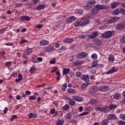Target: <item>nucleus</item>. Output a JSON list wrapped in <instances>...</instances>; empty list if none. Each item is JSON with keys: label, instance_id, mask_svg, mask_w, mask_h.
<instances>
[{"label": "nucleus", "instance_id": "f257e3e1", "mask_svg": "<svg viewBox=\"0 0 125 125\" xmlns=\"http://www.w3.org/2000/svg\"><path fill=\"white\" fill-rule=\"evenodd\" d=\"M90 14H88L86 17H83L82 21H75L74 23L75 27H80L81 26H86L87 24H89V20L88 19L90 18Z\"/></svg>", "mask_w": 125, "mask_h": 125}, {"label": "nucleus", "instance_id": "f03ea898", "mask_svg": "<svg viewBox=\"0 0 125 125\" xmlns=\"http://www.w3.org/2000/svg\"><path fill=\"white\" fill-rule=\"evenodd\" d=\"M96 3V2H95V1H92L89 2L84 6V9L86 10H88V9H90L91 7H93V6L95 5Z\"/></svg>", "mask_w": 125, "mask_h": 125}, {"label": "nucleus", "instance_id": "7ed1b4c3", "mask_svg": "<svg viewBox=\"0 0 125 125\" xmlns=\"http://www.w3.org/2000/svg\"><path fill=\"white\" fill-rule=\"evenodd\" d=\"M102 37L103 39H109L112 37V31H106L102 34Z\"/></svg>", "mask_w": 125, "mask_h": 125}, {"label": "nucleus", "instance_id": "20e7f679", "mask_svg": "<svg viewBox=\"0 0 125 125\" xmlns=\"http://www.w3.org/2000/svg\"><path fill=\"white\" fill-rule=\"evenodd\" d=\"M98 91V88L96 86H93L89 89V94H94Z\"/></svg>", "mask_w": 125, "mask_h": 125}, {"label": "nucleus", "instance_id": "39448f33", "mask_svg": "<svg viewBox=\"0 0 125 125\" xmlns=\"http://www.w3.org/2000/svg\"><path fill=\"white\" fill-rule=\"evenodd\" d=\"M110 87L108 85H102L99 87V90L102 92H105L109 90Z\"/></svg>", "mask_w": 125, "mask_h": 125}, {"label": "nucleus", "instance_id": "423d86ee", "mask_svg": "<svg viewBox=\"0 0 125 125\" xmlns=\"http://www.w3.org/2000/svg\"><path fill=\"white\" fill-rule=\"evenodd\" d=\"M86 56H87V53L84 52H83L82 53H80L77 54L76 56V57L78 59H83V58L86 57Z\"/></svg>", "mask_w": 125, "mask_h": 125}, {"label": "nucleus", "instance_id": "0eeeda50", "mask_svg": "<svg viewBox=\"0 0 125 125\" xmlns=\"http://www.w3.org/2000/svg\"><path fill=\"white\" fill-rule=\"evenodd\" d=\"M31 53H33V49L31 48H28L23 52L24 55H22V57L23 58H25V55H30Z\"/></svg>", "mask_w": 125, "mask_h": 125}, {"label": "nucleus", "instance_id": "6e6552de", "mask_svg": "<svg viewBox=\"0 0 125 125\" xmlns=\"http://www.w3.org/2000/svg\"><path fill=\"white\" fill-rule=\"evenodd\" d=\"M117 30H123L125 29V23L124 22L118 23L116 26Z\"/></svg>", "mask_w": 125, "mask_h": 125}, {"label": "nucleus", "instance_id": "1a4fd4ad", "mask_svg": "<svg viewBox=\"0 0 125 125\" xmlns=\"http://www.w3.org/2000/svg\"><path fill=\"white\" fill-rule=\"evenodd\" d=\"M76 20V18L74 16H70L66 20L65 22L67 24H70L71 23H72V22H74Z\"/></svg>", "mask_w": 125, "mask_h": 125}, {"label": "nucleus", "instance_id": "9d476101", "mask_svg": "<svg viewBox=\"0 0 125 125\" xmlns=\"http://www.w3.org/2000/svg\"><path fill=\"white\" fill-rule=\"evenodd\" d=\"M89 103L91 105H95L96 106H98V104H99V101H98V99H92L90 100Z\"/></svg>", "mask_w": 125, "mask_h": 125}, {"label": "nucleus", "instance_id": "9b49d317", "mask_svg": "<svg viewBox=\"0 0 125 125\" xmlns=\"http://www.w3.org/2000/svg\"><path fill=\"white\" fill-rule=\"evenodd\" d=\"M106 119L108 120V121H111V120H117V116L114 114H110L109 115H108Z\"/></svg>", "mask_w": 125, "mask_h": 125}, {"label": "nucleus", "instance_id": "f8f14e48", "mask_svg": "<svg viewBox=\"0 0 125 125\" xmlns=\"http://www.w3.org/2000/svg\"><path fill=\"white\" fill-rule=\"evenodd\" d=\"M119 20V17H114L107 21V24H112V23H115V21H118Z\"/></svg>", "mask_w": 125, "mask_h": 125}, {"label": "nucleus", "instance_id": "ddd939ff", "mask_svg": "<svg viewBox=\"0 0 125 125\" xmlns=\"http://www.w3.org/2000/svg\"><path fill=\"white\" fill-rule=\"evenodd\" d=\"M100 10L98 7H96V5L93 8L92 12V15H96L98 12H99Z\"/></svg>", "mask_w": 125, "mask_h": 125}, {"label": "nucleus", "instance_id": "4468645a", "mask_svg": "<svg viewBox=\"0 0 125 125\" xmlns=\"http://www.w3.org/2000/svg\"><path fill=\"white\" fill-rule=\"evenodd\" d=\"M73 99L77 101V102H83V98L80 96H74L73 97Z\"/></svg>", "mask_w": 125, "mask_h": 125}, {"label": "nucleus", "instance_id": "2eb2a0df", "mask_svg": "<svg viewBox=\"0 0 125 125\" xmlns=\"http://www.w3.org/2000/svg\"><path fill=\"white\" fill-rule=\"evenodd\" d=\"M20 20L21 21H30L31 18L28 16H23L20 17Z\"/></svg>", "mask_w": 125, "mask_h": 125}, {"label": "nucleus", "instance_id": "dca6fc26", "mask_svg": "<svg viewBox=\"0 0 125 125\" xmlns=\"http://www.w3.org/2000/svg\"><path fill=\"white\" fill-rule=\"evenodd\" d=\"M98 36V33L97 32H92L90 35L88 36L89 39H95Z\"/></svg>", "mask_w": 125, "mask_h": 125}, {"label": "nucleus", "instance_id": "f3484780", "mask_svg": "<svg viewBox=\"0 0 125 125\" xmlns=\"http://www.w3.org/2000/svg\"><path fill=\"white\" fill-rule=\"evenodd\" d=\"M93 42L98 45H101L102 44V41L99 39H95L93 40Z\"/></svg>", "mask_w": 125, "mask_h": 125}, {"label": "nucleus", "instance_id": "a211bd4d", "mask_svg": "<svg viewBox=\"0 0 125 125\" xmlns=\"http://www.w3.org/2000/svg\"><path fill=\"white\" fill-rule=\"evenodd\" d=\"M97 61H94L92 62V68H95V67H102V64H97Z\"/></svg>", "mask_w": 125, "mask_h": 125}, {"label": "nucleus", "instance_id": "6ab92c4d", "mask_svg": "<svg viewBox=\"0 0 125 125\" xmlns=\"http://www.w3.org/2000/svg\"><path fill=\"white\" fill-rule=\"evenodd\" d=\"M78 39H80V40H84V39L87 38V35L85 33H82L80 35H78Z\"/></svg>", "mask_w": 125, "mask_h": 125}, {"label": "nucleus", "instance_id": "aec40b11", "mask_svg": "<svg viewBox=\"0 0 125 125\" xmlns=\"http://www.w3.org/2000/svg\"><path fill=\"white\" fill-rule=\"evenodd\" d=\"M118 71V68L117 67H112L111 69L106 72L107 75H110L111 73H114V72H117Z\"/></svg>", "mask_w": 125, "mask_h": 125}, {"label": "nucleus", "instance_id": "412c9836", "mask_svg": "<svg viewBox=\"0 0 125 125\" xmlns=\"http://www.w3.org/2000/svg\"><path fill=\"white\" fill-rule=\"evenodd\" d=\"M38 117L37 113H31L28 115V119H36Z\"/></svg>", "mask_w": 125, "mask_h": 125}, {"label": "nucleus", "instance_id": "4be33fe9", "mask_svg": "<svg viewBox=\"0 0 125 125\" xmlns=\"http://www.w3.org/2000/svg\"><path fill=\"white\" fill-rule=\"evenodd\" d=\"M49 43V42L46 40H42L40 42V45H47Z\"/></svg>", "mask_w": 125, "mask_h": 125}, {"label": "nucleus", "instance_id": "5701e85b", "mask_svg": "<svg viewBox=\"0 0 125 125\" xmlns=\"http://www.w3.org/2000/svg\"><path fill=\"white\" fill-rule=\"evenodd\" d=\"M115 61V56L114 55H110L108 57V62L109 63H113Z\"/></svg>", "mask_w": 125, "mask_h": 125}, {"label": "nucleus", "instance_id": "b1692460", "mask_svg": "<svg viewBox=\"0 0 125 125\" xmlns=\"http://www.w3.org/2000/svg\"><path fill=\"white\" fill-rule=\"evenodd\" d=\"M120 5V3L118 2H112L111 4V8H116V7H117V6H119Z\"/></svg>", "mask_w": 125, "mask_h": 125}, {"label": "nucleus", "instance_id": "393cba45", "mask_svg": "<svg viewBox=\"0 0 125 125\" xmlns=\"http://www.w3.org/2000/svg\"><path fill=\"white\" fill-rule=\"evenodd\" d=\"M74 42V39L72 38H66L63 40V42H67V43H71Z\"/></svg>", "mask_w": 125, "mask_h": 125}, {"label": "nucleus", "instance_id": "a878e982", "mask_svg": "<svg viewBox=\"0 0 125 125\" xmlns=\"http://www.w3.org/2000/svg\"><path fill=\"white\" fill-rule=\"evenodd\" d=\"M45 7H46L45 5L41 4L40 5H38L36 7V9H37V10H42V9H44Z\"/></svg>", "mask_w": 125, "mask_h": 125}, {"label": "nucleus", "instance_id": "bb28decb", "mask_svg": "<svg viewBox=\"0 0 125 125\" xmlns=\"http://www.w3.org/2000/svg\"><path fill=\"white\" fill-rule=\"evenodd\" d=\"M114 98L116 100H119V99H121V98H122V96L121 95L120 93H117L115 94L114 96Z\"/></svg>", "mask_w": 125, "mask_h": 125}, {"label": "nucleus", "instance_id": "cd10ccee", "mask_svg": "<svg viewBox=\"0 0 125 125\" xmlns=\"http://www.w3.org/2000/svg\"><path fill=\"white\" fill-rule=\"evenodd\" d=\"M102 109L104 113H108V112H110V109L108 106H105L104 107H102Z\"/></svg>", "mask_w": 125, "mask_h": 125}, {"label": "nucleus", "instance_id": "c85d7f7f", "mask_svg": "<svg viewBox=\"0 0 125 125\" xmlns=\"http://www.w3.org/2000/svg\"><path fill=\"white\" fill-rule=\"evenodd\" d=\"M23 80V76L21 74H20L18 76V78L16 79L15 82L16 83H19L20 81H22Z\"/></svg>", "mask_w": 125, "mask_h": 125}, {"label": "nucleus", "instance_id": "c756f323", "mask_svg": "<svg viewBox=\"0 0 125 125\" xmlns=\"http://www.w3.org/2000/svg\"><path fill=\"white\" fill-rule=\"evenodd\" d=\"M108 108L110 110H115L117 108V105L113 104H111L109 106Z\"/></svg>", "mask_w": 125, "mask_h": 125}, {"label": "nucleus", "instance_id": "7c9ffc66", "mask_svg": "<svg viewBox=\"0 0 125 125\" xmlns=\"http://www.w3.org/2000/svg\"><path fill=\"white\" fill-rule=\"evenodd\" d=\"M83 80L87 84L89 83V81L88 80H89V76H88V75H86V76H85L84 77Z\"/></svg>", "mask_w": 125, "mask_h": 125}, {"label": "nucleus", "instance_id": "2f4dec72", "mask_svg": "<svg viewBox=\"0 0 125 125\" xmlns=\"http://www.w3.org/2000/svg\"><path fill=\"white\" fill-rule=\"evenodd\" d=\"M54 50V47L53 46H48L46 47V51L47 52H51Z\"/></svg>", "mask_w": 125, "mask_h": 125}, {"label": "nucleus", "instance_id": "473e14b6", "mask_svg": "<svg viewBox=\"0 0 125 125\" xmlns=\"http://www.w3.org/2000/svg\"><path fill=\"white\" fill-rule=\"evenodd\" d=\"M96 7H98L99 9V10H100V9H106L107 8V7L105 5H97Z\"/></svg>", "mask_w": 125, "mask_h": 125}, {"label": "nucleus", "instance_id": "72a5a7b5", "mask_svg": "<svg viewBox=\"0 0 125 125\" xmlns=\"http://www.w3.org/2000/svg\"><path fill=\"white\" fill-rule=\"evenodd\" d=\"M70 109V106H69V104H66L62 107V110H63V111H68Z\"/></svg>", "mask_w": 125, "mask_h": 125}, {"label": "nucleus", "instance_id": "f704fd0d", "mask_svg": "<svg viewBox=\"0 0 125 125\" xmlns=\"http://www.w3.org/2000/svg\"><path fill=\"white\" fill-rule=\"evenodd\" d=\"M73 63L76 66H80V65L83 64V62L82 61H76V62H74Z\"/></svg>", "mask_w": 125, "mask_h": 125}, {"label": "nucleus", "instance_id": "c9c22d12", "mask_svg": "<svg viewBox=\"0 0 125 125\" xmlns=\"http://www.w3.org/2000/svg\"><path fill=\"white\" fill-rule=\"evenodd\" d=\"M70 72V69L69 68H63L62 75H67Z\"/></svg>", "mask_w": 125, "mask_h": 125}, {"label": "nucleus", "instance_id": "e433bc0d", "mask_svg": "<svg viewBox=\"0 0 125 125\" xmlns=\"http://www.w3.org/2000/svg\"><path fill=\"white\" fill-rule=\"evenodd\" d=\"M67 92L70 94H74L75 93H77V90L73 89H69L68 90Z\"/></svg>", "mask_w": 125, "mask_h": 125}, {"label": "nucleus", "instance_id": "4c0bfd02", "mask_svg": "<svg viewBox=\"0 0 125 125\" xmlns=\"http://www.w3.org/2000/svg\"><path fill=\"white\" fill-rule=\"evenodd\" d=\"M109 124V121L107 119H104L102 122H101V125H107Z\"/></svg>", "mask_w": 125, "mask_h": 125}, {"label": "nucleus", "instance_id": "58836bf2", "mask_svg": "<svg viewBox=\"0 0 125 125\" xmlns=\"http://www.w3.org/2000/svg\"><path fill=\"white\" fill-rule=\"evenodd\" d=\"M66 120H71L72 119V114L71 113H68L65 117Z\"/></svg>", "mask_w": 125, "mask_h": 125}, {"label": "nucleus", "instance_id": "ea45409f", "mask_svg": "<svg viewBox=\"0 0 125 125\" xmlns=\"http://www.w3.org/2000/svg\"><path fill=\"white\" fill-rule=\"evenodd\" d=\"M66 46H62L60 49H59L58 52L59 53H61L62 51H64V50H66Z\"/></svg>", "mask_w": 125, "mask_h": 125}, {"label": "nucleus", "instance_id": "a19ab883", "mask_svg": "<svg viewBox=\"0 0 125 125\" xmlns=\"http://www.w3.org/2000/svg\"><path fill=\"white\" fill-rule=\"evenodd\" d=\"M81 87H82V90H85V89H86V88H87V84H86L84 83H83L81 85Z\"/></svg>", "mask_w": 125, "mask_h": 125}, {"label": "nucleus", "instance_id": "79ce46f5", "mask_svg": "<svg viewBox=\"0 0 125 125\" xmlns=\"http://www.w3.org/2000/svg\"><path fill=\"white\" fill-rule=\"evenodd\" d=\"M69 104L70 106H74L76 105V102L72 100L71 99L69 100Z\"/></svg>", "mask_w": 125, "mask_h": 125}, {"label": "nucleus", "instance_id": "37998d69", "mask_svg": "<svg viewBox=\"0 0 125 125\" xmlns=\"http://www.w3.org/2000/svg\"><path fill=\"white\" fill-rule=\"evenodd\" d=\"M64 124V120H60L56 123L57 125H63Z\"/></svg>", "mask_w": 125, "mask_h": 125}, {"label": "nucleus", "instance_id": "c03bdc74", "mask_svg": "<svg viewBox=\"0 0 125 125\" xmlns=\"http://www.w3.org/2000/svg\"><path fill=\"white\" fill-rule=\"evenodd\" d=\"M12 62L10 61V62H7L5 63V65L6 67H7L8 68H9L12 65Z\"/></svg>", "mask_w": 125, "mask_h": 125}, {"label": "nucleus", "instance_id": "a18cd8bd", "mask_svg": "<svg viewBox=\"0 0 125 125\" xmlns=\"http://www.w3.org/2000/svg\"><path fill=\"white\" fill-rule=\"evenodd\" d=\"M67 83H64L63 84L62 88V90L63 92L66 91V88H67Z\"/></svg>", "mask_w": 125, "mask_h": 125}, {"label": "nucleus", "instance_id": "49530a36", "mask_svg": "<svg viewBox=\"0 0 125 125\" xmlns=\"http://www.w3.org/2000/svg\"><path fill=\"white\" fill-rule=\"evenodd\" d=\"M117 125H125V122L123 121V120H119L116 122Z\"/></svg>", "mask_w": 125, "mask_h": 125}, {"label": "nucleus", "instance_id": "de8ad7c7", "mask_svg": "<svg viewBox=\"0 0 125 125\" xmlns=\"http://www.w3.org/2000/svg\"><path fill=\"white\" fill-rule=\"evenodd\" d=\"M120 13V10H119V9L115 10L112 12V14L113 15H118V14Z\"/></svg>", "mask_w": 125, "mask_h": 125}, {"label": "nucleus", "instance_id": "09e8293b", "mask_svg": "<svg viewBox=\"0 0 125 125\" xmlns=\"http://www.w3.org/2000/svg\"><path fill=\"white\" fill-rule=\"evenodd\" d=\"M22 5H23V4L21 3H16L14 5V8H17V7H21Z\"/></svg>", "mask_w": 125, "mask_h": 125}, {"label": "nucleus", "instance_id": "8fccbe9b", "mask_svg": "<svg viewBox=\"0 0 125 125\" xmlns=\"http://www.w3.org/2000/svg\"><path fill=\"white\" fill-rule=\"evenodd\" d=\"M98 56L96 55V54H93L91 56V58L93 59V60H96V59L97 58Z\"/></svg>", "mask_w": 125, "mask_h": 125}, {"label": "nucleus", "instance_id": "3c124183", "mask_svg": "<svg viewBox=\"0 0 125 125\" xmlns=\"http://www.w3.org/2000/svg\"><path fill=\"white\" fill-rule=\"evenodd\" d=\"M121 42L122 43H125V33L123 34Z\"/></svg>", "mask_w": 125, "mask_h": 125}, {"label": "nucleus", "instance_id": "603ef678", "mask_svg": "<svg viewBox=\"0 0 125 125\" xmlns=\"http://www.w3.org/2000/svg\"><path fill=\"white\" fill-rule=\"evenodd\" d=\"M30 72L31 73V74H33V73H35V72H36V68L35 67V65H34L33 67H31Z\"/></svg>", "mask_w": 125, "mask_h": 125}, {"label": "nucleus", "instance_id": "864d4df0", "mask_svg": "<svg viewBox=\"0 0 125 125\" xmlns=\"http://www.w3.org/2000/svg\"><path fill=\"white\" fill-rule=\"evenodd\" d=\"M5 45H7V46H14V43L12 42L6 43Z\"/></svg>", "mask_w": 125, "mask_h": 125}, {"label": "nucleus", "instance_id": "5fc2aeb1", "mask_svg": "<svg viewBox=\"0 0 125 125\" xmlns=\"http://www.w3.org/2000/svg\"><path fill=\"white\" fill-rule=\"evenodd\" d=\"M18 117L17 115H12V118L10 119V121H11V122L14 121V120H15V119H17Z\"/></svg>", "mask_w": 125, "mask_h": 125}, {"label": "nucleus", "instance_id": "6e6d98bb", "mask_svg": "<svg viewBox=\"0 0 125 125\" xmlns=\"http://www.w3.org/2000/svg\"><path fill=\"white\" fill-rule=\"evenodd\" d=\"M57 69H58V68L57 66H55L52 68L51 71V73H54V72H56V71H57Z\"/></svg>", "mask_w": 125, "mask_h": 125}, {"label": "nucleus", "instance_id": "4d7b16f0", "mask_svg": "<svg viewBox=\"0 0 125 125\" xmlns=\"http://www.w3.org/2000/svg\"><path fill=\"white\" fill-rule=\"evenodd\" d=\"M76 76L77 77V78H80L81 76H82V73L80 71H77L76 73Z\"/></svg>", "mask_w": 125, "mask_h": 125}, {"label": "nucleus", "instance_id": "13d9d810", "mask_svg": "<svg viewBox=\"0 0 125 125\" xmlns=\"http://www.w3.org/2000/svg\"><path fill=\"white\" fill-rule=\"evenodd\" d=\"M28 42L27 40H26L25 39H23L21 41V42H20V43L21 44H22L23 43H26V42Z\"/></svg>", "mask_w": 125, "mask_h": 125}, {"label": "nucleus", "instance_id": "bf43d9fd", "mask_svg": "<svg viewBox=\"0 0 125 125\" xmlns=\"http://www.w3.org/2000/svg\"><path fill=\"white\" fill-rule=\"evenodd\" d=\"M120 13L123 15H125V10L124 8L120 9Z\"/></svg>", "mask_w": 125, "mask_h": 125}, {"label": "nucleus", "instance_id": "052dcab7", "mask_svg": "<svg viewBox=\"0 0 125 125\" xmlns=\"http://www.w3.org/2000/svg\"><path fill=\"white\" fill-rule=\"evenodd\" d=\"M87 114H88V112H83V113L79 114L78 116H79V117H81L82 116H85V115H87Z\"/></svg>", "mask_w": 125, "mask_h": 125}, {"label": "nucleus", "instance_id": "680f3d73", "mask_svg": "<svg viewBox=\"0 0 125 125\" xmlns=\"http://www.w3.org/2000/svg\"><path fill=\"white\" fill-rule=\"evenodd\" d=\"M29 100H36V97L35 96H30L29 97Z\"/></svg>", "mask_w": 125, "mask_h": 125}, {"label": "nucleus", "instance_id": "e2e57ef3", "mask_svg": "<svg viewBox=\"0 0 125 125\" xmlns=\"http://www.w3.org/2000/svg\"><path fill=\"white\" fill-rule=\"evenodd\" d=\"M53 104H54V105H55V106H56V107H58V106H59V103H58V102H57V101H54L53 102Z\"/></svg>", "mask_w": 125, "mask_h": 125}, {"label": "nucleus", "instance_id": "0e129e2a", "mask_svg": "<svg viewBox=\"0 0 125 125\" xmlns=\"http://www.w3.org/2000/svg\"><path fill=\"white\" fill-rule=\"evenodd\" d=\"M96 111H100V112H103L102 107H97L95 108Z\"/></svg>", "mask_w": 125, "mask_h": 125}, {"label": "nucleus", "instance_id": "69168bd1", "mask_svg": "<svg viewBox=\"0 0 125 125\" xmlns=\"http://www.w3.org/2000/svg\"><path fill=\"white\" fill-rule=\"evenodd\" d=\"M55 109L54 108V109H51L50 114L51 115H53V114H55Z\"/></svg>", "mask_w": 125, "mask_h": 125}, {"label": "nucleus", "instance_id": "338daca9", "mask_svg": "<svg viewBox=\"0 0 125 125\" xmlns=\"http://www.w3.org/2000/svg\"><path fill=\"white\" fill-rule=\"evenodd\" d=\"M36 28H38L39 29H42V24H39L36 26Z\"/></svg>", "mask_w": 125, "mask_h": 125}, {"label": "nucleus", "instance_id": "774afa93", "mask_svg": "<svg viewBox=\"0 0 125 125\" xmlns=\"http://www.w3.org/2000/svg\"><path fill=\"white\" fill-rule=\"evenodd\" d=\"M120 118L122 120H125V114H121L120 116Z\"/></svg>", "mask_w": 125, "mask_h": 125}]
</instances>
